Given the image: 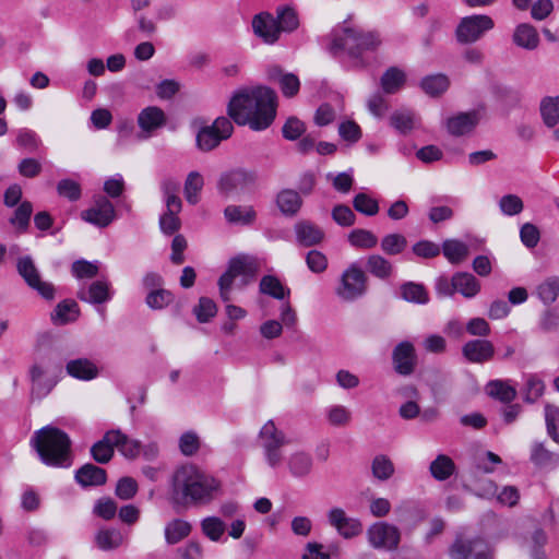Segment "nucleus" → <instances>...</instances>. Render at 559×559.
Listing matches in <instances>:
<instances>
[{"mask_svg": "<svg viewBox=\"0 0 559 559\" xmlns=\"http://www.w3.org/2000/svg\"><path fill=\"white\" fill-rule=\"evenodd\" d=\"M116 512L117 503L111 498H100L95 503L94 513L104 520H111Z\"/></svg>", "mask_w": 559, "mask_h": 559, "instance_id": "obj_64", "label": "nucleus"}, {"mask_svg": "<svg viewBox=\"0 0 559 559\" xmlns=\"http://www.w3.org/2000/svg\"><path fill=\"white\" fill-rule=\"evenodd\" d=\"M74 478L84 488L97 487L106 484L107 473L102 467L86 463L75 472Z\"/></svg>", "mask_w": 559, "mask_h": 559, "instance_id": "obj_21", "label": "nucleus"}, {"mask_svg": "<svg viewBox=\"0 0 559 559\" xmlns=\"http://www.w3.org/2000/svg\"><path fill=\"white\" fill-rule=\"evenodd\" d=\"M95 544L100 550H114L123 544V535L117 528H100L95 535Z\"/></svg>", "mask_w": 559, "mask_h": 559, "instance_id": "obj_31", "label": "nucleus"}, {"mask_svg": "<svg viewBox=\"0 0 559 559\" xmlns=\"http://www.w3.org/2000/svg\"><path fill=\"white\" fill-rule=\"evenodd\" d=\"M32 213V202L27 200L22 201L20 205L15 209L13 215L10 217L9 223L15 227L16 233H26L29 227Z\"/></svg>", "mask_w": 559, "mask_h": 559, "instance_id": "obj_33", "label": "nucleus"}, {"mask_svg": "<svg viewBox=\"0 0 559 559\" xmlns=\"http://www.w3.org/2000/svg\"><path fill=\"white\" fill-rule=\"evenodd\" d=\"M192 311L200 323H206L216 316L217 306L213 299L203 296L199 298V302Z\"/></svg>", "mask_w": 559, "mask_h": 559, "instance_id": "obj_50", "label": "nucleus"}, {"mask_svg": "<svg viewBox=\"0 0 559 559\" xmlns=\"http://www.w3.org/2000/svg\"><path fill=\"white\" fill-rule=\"evenodd\" d=\"M234 132V126L229 118L218 117L211 126H203L195 136L197 147L204 153L211 152L219 146L222 141L227 140Z\"/></svg>", "mask_w": 559, "mask_h": 559, "instance_id": "obj_6", "label": "nucleus"}, {"mask_svg": "<svg viewBox=\"0 0 559 559\" xmlns=\"http://www.w3.org/2000/svg\"><path fill=\"white\" fill-rule=\"evenodd\" d=\"M520 238L522 243L528 248H535L540 239V231L538 227L532 223H525L520 229Z\"/></svg>", "mask_w": 559, "mask_h": 559, "instance_id": "obj_59", "label": "nucleus"}, {"mask_svg": "<svg viewBox=\"0 0 559 559\" xmlns=\"http://www.w3.org/2000/svg\"><path fill=\"white\" fill-rule=\"evenodd\" d=\"M16 143L19 146L27 150L29 153H34L38 150L40 140L34 131L22 129L17 134Z\"/></svg>", "mask_w": 559, "mask_h": 559, "instance_id": "obj_63", "label": "nucleus"}, {"mask_svg": "<svg viewBox=\"0 0 559 559\" xmlns=\"http://www.w3.org/2000/svg\"><path fill=\"white\" fill-rule=\"evenodd\" d=\"M429 469L437 480H445L454 473L455 464L448 455L439 454L430 463Z\"/></svg>", "mask_w": 559, "mask_h": 559, "instance_id": "obj_44", "label": "nucleus"}, {"mask_svg": "<svg viewBox=\"0 0 559 559\" xmlns=\"http://www.w3.org/2000/svg\"><path fill=\"white\" fill-rule=\"evenodd\" d=\"M487 394L502 403H511L516 397V390L502 380H492L487 384Z\"/></svg>", "mask_w": 559, "mask_h": 559, "instance_id": "obj_43", "label": "nucleus"}, {"mask_svg": "<svg viewBox=\"0 0 559 559\" xmlns=\"http://www.w3.org/2000/svg\"><path fill=\"white\" fill-rule=\"evenodd\" d=\"M306 123L296 116L287 118L282 128L283 138L288 141L299 140L306 133Z\"/></svg>", "mask_w": 559, "mask_h": 559, "instance_id": "obj_52", "label": "nucleus"}, {"mask_svg": "<svg viewBox=\"0 0 559 559\" xmlns=\"http://www.w3.org/2000/svg\"><path fill=\"white\" fill-rule=\"evenodd\" d=\"M381 44L379 35L374 32H364L353 27H344L341 33H334L328 47L333 57L342 51L355 60L354 67H365L362 53L368 50H376Z\"/></svg>", "mask_w": 559, "mask_h": 559, "instance_id": "obj_4", "label": "nucleus"}, {"mask_svg": "<svg viewBox=\"0 0 559 559\" xmlns=\"http://www.w3.org/2000/svg\"><path fill=\"white\" fill-rule=\"evenodd\" d=\"M275 23L282 32L293 33L299 27V16L292 5H280L276 8Z\"/></svg>", "mask_w": 559, "mask_h": 559, "instance_id": "obj_29", "label": "nucleus"}, {"mask_svg": "<svg viewBox=\"0 0 559 559\" xmlns=\"http://www.w3.org/2000/svg\"><path fill=\"white\" fill-rule=\"evenodd\" d=\"M267 78L278 84L283 95L287 98L296 96L300 90L298 76L294 73L284 72L278 66L269 68Z\"/></svg>", "mask_w": 559, "mask_h": 559, "instance_id": "obj_20", "label": "nucleus"}, {"mask_svg": "<svg viewBox=\"0 0 559 559\" xmlns=\"http://www.w3.org/2000/svg\"><path fill=\"white\" fill-rule=\"evenodd\" d=\"M114 432V444L127 459H135L141 451V442L138 440L130 439L127 435L122 433L121 430H112Z\"/></svg>", "mask_w": 559, "mask_h": 559, "instance_id": "obj_38", "label": "nucleus"}, {"mask_svg": "<svg viewBox=\"0 0 559 559\" xmlns=\"http://www.w3.org/2000/svg\"><path fill=\"white\" fill-rule=\"evenodd\" d=\"M258 272L259 264L255 259L246 254H239L229 260L227 270L221 276L234 284L237 276L255 277Z\"/></svg>", "mask_w": 559, "mask_h": 559, "instance_id": "obj_17", "label": "nucleus"}, {"mask_svg": "<svg viewBox=\"0 0 559 559\" xmlns=\"http://www.w3.org/2000/svg\"><path fill=\"white\" fill-rule=\"evenodd\" d=\"M455 292L461 293L466 298H472L480 289L479 281L467 272H457L453 275Z\"/></svg>", "mask_w": 559, "mask_h": 559, "instance_id": "obj_32", "label": "nucleus"}, {"mask_svg": "<svg viewBox=\"0 0 559 559\" xmlns=\"http://www.w3.org/2000/svg\"><path fill=\"white\" fill-rule=\"evenodd\" d=\"M513 43L524 49L534 50L538 47L539 36L537 29L528 24H519L512 36Z\"/></svg>", "mask_w": 559, "mask_h": 559, "instance_id": "obj_25", "label": "nucleus"}, {"mask_svg": "<svg viewBox=\"0 0 559 559\" xmlns=\"http://www.w3.org/2000/svg\"><path fill=\"white\" fill-rule=\"evenodd\" d=\"M82 219L99 228H105L111 224L116 217L114 204L105 197L97 195L94 204L81 213Z\"/></svg>", "mask_w": 559, "mask_h": 559, "instance_id": "obj_13", "label": "nucleus"}, {"mask_svg": "<svg viewBox=\"0 0 559 559\" xmlns=\"http://www.w3.org/2000/svg\"><path fill=\"white\" fill-rule=\"evenodd\" d=\"M138 492V483L132 477L124 476L117 483L115 493L122 500L132 499Z\"/></svg>", "mask_w": 559, "mask_h": 559, "instance_id": "obj_60", "label": "nucleus"}, {"mask_svg": "<svg viewBox=\"0 0 559 559\" xmlns=\"http://www.w3.org/2000/svg\"><path fill=\"white\" fill-rule=\"evenodd\" d=\"M333 221L344 227H349L355 224L356 215L348 205L337 204L332 210Z\"/></svg>", "mask_w": 559, "mask_h": 559, "instance_id": "obj_57", "label": "nucleus"}, {"mask_svg": "<svg viewBox=\"0 0 559 559\" xmlns=\"http://www.w3.org/2000/svg\"><path fill=\"white\" fill-rule=\"evenodd\" d=\"M17 274L24 280L25 284L33 290L37 292L46 300L55 298V286L41 280L40 272L35 265L31 255H24L16 261Z\"/></svg>", "mask_w": 559, "mask_h": 559, "instance_id": "obj_7", "label": "nucleus"}, {"mask_svg": "<svg viewBox=\"0 0 559 559\" xmlns=\"http://www.w3.org/2000/svg\"><path fill=\"white\" fill-rule=\"evenodd\" d=\"M394 464L389 456L378 454L371 462V472L374 478L379 480H388L394 474Z\"/></svg>", "mask_w": 559, "mask_h": 559, "instance_id": "obj_45", "label": "nucleus"}, {"mask_svg": "<svg viewBox=\"0 0 559 559\" xmlns=\"http://www.w3.org/2000/svg\"><path fill=\"white\" fill-rule=\"evenodd\" d=\"M426 381L435 396L444 394L450 385L449 373L438 368H430L427 370Z\"/></svg>", "mask_w": 559, "mask_h": 559, "instance_id": "obj_39", "label": "nucleus"}, {"mask_svg": "<svg viewBox=\"0 0 559 559\" xmlns=\"http://www.w3.org/2000/svg\"><path fill=\"white\" fill-rule=\"evenodd\" d=\"M66 371L72 378L82 381L93 380L99 373L97 366L87 358H76L69 360L66 365Z\"/></svg>", "mask_w": 559, "mask_h": 559, "instance_id": "obj_24", "label": "nucleus"}, {"mask_svg": "<svg viewBox=\"0 0 559 559\" xmlns=\"http://www.w3.org/2000/svg\"><path fill=\"white\" fill-rule=\"evenodd\" d=\"M394 370L402 376H409L414 372L417 356L415 347L411 342L399 343L392 353Z\"/></svg>", "mask_w": 559, "mask_h": 559, "instance_id": "obj_16", "label": "nucleus"}, {"mask_svg": "<svg viewBox=\"0 0 559 559\" xmlns=\"http://www.w3.org/2000/svg\"><path fill=\"white\" fill-rule=\"evenodd\" d=\"M495 27L493 20L489 15L476 14L461 19L455 29L457 43L462 45L473 44L479 40L484 34Z\"/></svg>", "mask_w": 559, "mask_h": 559, "instance_id": "obj_8", "label": "nucleus"}, {"mask_svg": "<svg viewBox=\"0 0 559 559\" xmlns=\"http://www.w3.org/2000/svg\"><path fill=\"white\" fill-rule=\"evenodd\" d=\"M348 241L354 247L361 249H371L377 246L378 238L370 230L357 228L349 233Z\"/></svg>", "mask_w": 559, "mask_h": 559, "instance_id": "obj_49", "label": "nucleus"}, {"mask_svg": "<svg viewBox=\"0 0 559 559\" xmlns=\"http://www.w3.org/2000/svg\"><path fill=\"white\" fill-rule=\"evenodd\" d=\"M480 121V112L472 110L459 112L447 120L449 133L454 136H462L471 133Z\"/></svg>", "mask_w": 559, "mask_h": 559, "instance_id": "obj_19", "label": "nucleus"}, {"mask_svg": "<svg viewBox=\"0 0 559 559\" xmlns=\"http://www.w3.org/2000/svg\"><path fill=\"white\" fill-rule=\"evenodd\" d=\"M259 438L262 440L267 464L273 468L277 467L283 460L281 449L287 443L284 432L275 427L273 420H269L261 428Z\"/></svg>", "mask_w": 559, "mask_h": 559, "instance_id": "obj_10", "label": "nucleus"}, {"mask_svg": "<svg viewBox=\"0 0 559 559\" xmlns=\"http://www.w3.org/2000/svg\"><path fill=\"white\" fill-rule=\"evenodd\" d=\"M442 252L452 264H459L467 258L469 249L460 240L448 239L442 243Z\"/></svg>", "mask_w": 559, "mask_h": 559, "instance_id": "obj_37", "label": "nucleus"}, {"mask_svg": "<svg viewBox=\"0 0 559 559\" xmlns=\"http://www.w3.org/2000/svg\"><path fill=\"white\" fill-rule=\"evenodd\" d=\"M257 181L258 173L255 170L238 167L219 176L217 189L225 198L251 194Z\"/></svg>", "mask_w": 559, "mask_h": 559, "instance_id": "obj_5", "label": "nucleus"}, {"mask_svg": "<svg viewBox=\"0 0 559 559\" xmlns=\"http://www.w3.org/2000/svg\"><path fill=\"white\" fill-rule=\"evenodd\" d=\"M191 524L187 521L176 519L169 522L165 528V538L169 545L179 543L191 532Z\"/></svg>", "mask_w": 559, "mask_h": 559, "instance_id": "obj_41", "label": "nucleus"}, {"mask_svg": "<svg viewBox=\"0 0 559 559\" xmlns=\"http://www.w3.org/2000/svg\"><path fill=\"white\" fill-rule=\"evenodd\" d=\"M367 275L356 264H352L342 275L336 294L344 300L350 301L366 292Z\"/></svg>", "mask_w": 559, "mask_h": 559, "instance_id": "obj_11", "label": "nucleus"}, {"mask_svg": "<svg viewBox=\"0 0 559 559\" xmlns=\"http://www.w3.org/2000/svg\"><path fill=\"white\" fill-rule=\"evenodd\" d=\"M450 85V80L444 74H432L425 76L420 82V87L431 97L442 95Z\"/></svg>", "mask_w": 559, "mask_h": 559, "instance_id": "obj_35", "label": "nucleus"}, {"mask_svg": "<svg viewBox=\"0 0 559 559\" xmlns=\"http://www.w3.org/2000/svg\"><path fill=\"white\" fill-rule=\"evenodd\" d=\"M381 87L386 94L396 93L405 83V74L395 67L389 68L381 76Z\"/></svg>", "mask_w": 559, "mask_h": 559, "instance_id": "obj_40", "label": "nucleus"}, {"mask_svg": "<svg viewBox=\"0 0 559 559\" xmlns=\"http://www.w3.org/2000/svg\"><path fill=\"white\" fill-rule=\"evenodd\" d=\"M167 124V116L164 110L157 106H148L138 115V126L141 132L138 139H150L158 129Z\"/></svg>", "mask_w": 559, "mask_h": 559, "instance_id": "obj_14", "label": "nucleus"}, {"mask_svg": "<svg viewBox=\"0 0 559 559\" xmlns=\"http://www.w3.org/2000/svg\"><path fill=\"white\" fill-rule=\"evenodd\" d=\"M71 444L64 431L50 425L35 431L31 439V445L41 462L55 467L71 465Z\"/></svg>", "mask_w": 559, "mask_h": 559, "instance_id": "obj_3", "label": "nucleus"}, {"mask_svg": "<svg viewBox=\"0 0 559 559\" xmlns=\"http://www.w3.org/2000/svg\"><path fill=\"white\" fill-rule=\"evenodd\" d=\"M499 207L503 214L513 216L523 211L524 204L520 197L515 194H507L500 199Z\"/></svg>", "mask_w": 559, "mask_h": 559, "instance_id": "obj_58", "label": "nucleus"}, {"mask_svg": "<svg viewBox=\"0 0 559 559\" xmlns=\"http://www.w3.org/2000/svg\"><path fill=\"white\" fill-rule=\"evenodd\" d=\"M297 242L302 247L319 245L324 238V231L310 221H300L295 225Z\"/></svg>", "mask_w": 559, "mask_h": 559, "instance_id": "obj_22", "label": "nucleus"}, {"mask_svg": "<svg viewBox=\"0 0 559 559\" xmlns=\"http://www.w3.org/2000/svg\"><path fill=\"white\" fill-rule=\"evenodd\" d=\"M407 246L406 238L401 234H390L381 240V249L390 255L401 253Z\"/></svg>", "mask_w": 559, "mask_h": 559, "instance_id": "obj_56", "label": "nucleus"}, {"mask_svg": "<svg viewBox=\"0 0 559 559\" xmlns=\"http://www.w3.org/2000/svg\"><path fill=\"white\" fill-rule=\"evenodd\" d=\"M261 294L269 295L275 299L282 300L289 296L290 289L286 288L281 281L273 275H264L259 285Z\"/></svg>", "mask_w": 559, "mask_h": 559, "instance_id": "obj_36", "label": "nucleus"}, {"mask_svg": "<svg viewBox=\"0 0 559 559\" xmlns=\"http://www.w3.org/2000/svg\"><path fill=\"white\" fill-rule=\"evenodd\" d=\"M390 122L393 128L406 134L414 128V114L408 109L396 110L391 115Z\"/></svg>", "mask_w": 559, "mask_h": 559, "instance_id": "obj_51", "label": "nucleus"}, {"mask_svg": "<svg viewBox=\"0 0 559 559\" xmlns=\"http://www.w3.org/2000/svg\"><path fill=\"white\" fill-rule=\"evenodd\" d=\"M221 483L197 465L186 464L177 468L171 477L169 501L176 513L193 506H203L214 500Z\"/></svg>", "mask_w": 559, "mask_h": 559, "instance_id": "obj_1", "label": "nucleus"}, {"mask_svg": "<svg viewBox=\"0 0 559 559\" xmlns=\"http://www.w3.org/2000/svg\"><path fill=\"white\" fill-rule=\"evenodd\" d=\"M540 115L548 128L555 127L559 122V96L544 97L540 102Z\"/></svg>", "mask_w": 559, "mask_h": 559, "instance_id": "obj_42", "label": "nucleus"}, {"mask_svg": "<svg viewBox=\"0 0 559 559\" xmlns=\"http://www.w3.org/2000/svg\"><path fill=\"white\" fill-rule=\"evenodd\" d=\"M462 355L469 362L483 364L493 357L495 346L488 340H472L463 345Z\"/></svg>", "mask_w": 559, "mask_h": 559, "instance_id": "obj_18", "label": "nucleus"}, {"mask_svg": "<svg viewBox=\"0 0 559 559\" xmlns=\"http://www.w3.org/2000/svg\"><path fill=\"white\" fill-rule=\"evenodd\" d=\"M368 540L374 548L394 550L399 547L401 533L396 526L379 522L369 527Z\"/></svg>", "mask_w": 559, "mask_h": 559, "instance_id": "obj_12", "label": "nucleus"}, {"mask_svg": "<svg viewBox=\"0 0 559 559\" xmlns=\"http://www.w3.org/2000/svg\"><path fill=\"white\" fill-rule=\"evenodd\" d=\"M354 209L367 216H373L379 212V203L367 193L360 192L353 199Z\"/></svg>", "mask_w": 559, "mask_h": 559, "instance_id": "obj_54", "label": "nucleus"}, {"mask_svg": "<svg viewBox=\"0 0 559 559\" xmlns=\"http://www.w3.org/2000/svg\"><path fill=\"white\" fill-rule=\"evenodd\" d=\"M175 299L174 294L165 288L152 289L145 298V304L153 310H162L169 306Z\"/></svg>", "mask_w": 559, "mask_h": 559, "instance_id": "obj_46", "label": "nucleus"}, {"mask_svg": "<svg viewBox=\"0 0 559 559\" xmlns=\"http://www.w3.org/2000/svg\"><path fill=\"white\" fill-rule=\"evenodd\" d=\"M367 270L378 278L384 280L392 273V264L379 254H372L367 259Z\"/></svg>", "mask_w": 559, "mask_h": 559, "instance_id": "obj_48", "label": "nucleus"}, {"mask_svg": "<svg viewBox=\"0 0 559 559\" xmlns=\"http://www.w3.org/2000/svg\"><path fill=\"white\" fill-rule=\"evenodd\" d=\"M80 316V308L75 300L64 299L60 301L51 313V320L56 324L74 322Z\"/></svg>", "mask_w": 559, "mask_h": 559, "instance_id": "obj_28", "label": "nucleus"}, {"mask_svg": "<svg viewBox=\"0 0 559 559\" xmlns=\"http://www.w3.org/2000/svg\"><path fill=\"white\" fill-rule=\"evenodd\" d=\"M76 297L92 305H102L111 299L110 286L105 281H95L87 289H80Z\"/></svg>", "mask_w": 559, "mask_h": 559, "instance_id": "obj_23", "label": "nucleus"}, {"mask_svg": "<svg viewBox=\"0 0 559 559\" xmlns=\"http://www.w3.org/2000/svg\"><path fill=\"white\" fill-rule=\"evenodd\" d=\"M200 439L193 431H187L179 439V448L183 455L192 456L200 449Z\"/></svg>", "mask_w": 559, "mask_h": 559, "instance_id": "obj_61", "label": "nucleus"}, {"mask_svg": "<svg viewBox=\"0 0 559 559\" xmlns=\"http://www.w3.org/2000/svg\"><path fill=\"white\" fill-rule=\"evenodd\" d=\"M288 467L294 476L304 477L312 468V459L305 452L294 453L288 460Z\"/></svg>", "mask_w": 559, "mask_h": 559, "instance_id": "obj_47", "label": "nucleus"}, {"mask_svg": "<svg viewBox=\"0 0 559 559\" xmlns=\"http://www.w3.org/2000/svg\"><path fill=\"white\" fill-rule=\"evenodd\" d=\"M253 34L264 44L273 45L280 39V29L275 17L267 11L260 12L251 21Z\"/></svg>", "mask_w": 559, "mask_h": 559, "instance_id": "obj_15", "label": "nucleus"}, {"mask_svg": "<svg viewBox=\"0 0 559 559\" xmlns=\"http://www.w3.org/2000/svg\"><path fill=\"white\" fill-rule=\"evenodd\" d=\"M401 297L407 301L418 305H426L429 301L428 293L423 284L406 282L401 285Z\"/></svg>", "mask_w": 559, "mask_h": 559, "instance_id": "obj_34", "label": "nucleus"}, {"mask_svg": "<svg viewBox=\"0 0 559 559\" xmlns=\"http://www.w3.org/2000/svg\"><path fill=\"white\" fill-rule=\"evenodd\" d=\"M201 528L203 534L213 542L221 539L225 532V523L217 516H209L202 520Z\"/></svg>", "mask_w": 559, "mask_h": 559, "instance_id": "obj_53", "label": "nucleus"}, {"mask_svg": "<svg viewBox=\"0 0 559 559\" xmlns=\"http://www.w3.org/2000/svg\"><path fill=\"white\" fill-rule=\"evenodd\" d=\"M114 432L107 431L103 439L95 442L91 448L93 460L99 464H107L115 454Z\"/></svg>", "mask_w": 559, "mask_h": 559, "instance_id": "obj_26", "label": "nucleus"}, {"mask_svg": "<svg viewBox=\"0 0 559 559\" xmlns=\"http://www.w3.org/2000/svg\"><path fill=\"white\" fill-rule=\"evenodd\" d=\"M277 95L267 86L242 88L228 103L227 114L239 126L249 124L252 130L269 128L276 117Z\"/></svg>", "mask_w": 559, "mask_h": 559, "instance_id": "obj_2", "label": "nucleus"}, {"mask_svg": "<svg viewBox=\"0 0 559 559\" xmlns=\"http://www.w3.org/2000/svg\"><path fill=\"white\" fill-rule=\"evenodd\" d=\"M276 204L284 215L295 216L302 205V199L297 191L284 189L278 192L276 197Z\"/></svg>", "mask_w": 559, "mask_h": 559, "instance_id": "obj_27", "label": "nucleus"}, {"mask_svg": "<svg viewBox=\"0 0 559 559\" xmlns=\"http://www.w3.org/2000/svg\"><path fill=\"white\" fill-rule=\"evenodd\" d=\"M451 559H492L490 545L480 537L459 536L449 549Z\"/></svg>", "mask_w": 559, "mask_h": 559, "instance_id": "obj_9", "label": "nucleus"}, {"mask_svg": "<svg viewBox=\"0 0 559 559\" xmlns=\"http://www.w3.org/2000/svg\"><path fill=\"white\" fill-rule=\"evenodd\" d=\"M537 294L545 305L556 301L559 295V277H549L537 288Z\"/></svg>", "mask_w": 559, "mask_h": 559, "instance_id": "obj_55", "label": "nucleus"}, {"mask_svg": "<svg viewBox=\"0 0 559 559\" xmlns=\"http://www.w3.org/2000/svg\"><path fill=\"white\" fill-rule=\"evenodd\" d=\"M225 218L230 224L237 225H251L257 218V213L253 206L228 205L224 210Z\"/></svg>", "mask_w": 559, "mask_h": 559, "instance_id": "obj_30", "label": "nucleus"}, {"mask_svg": "<svg viewBox=\"0 0 559 559\" xmlns=\"http://www.w3.org/2000/svg\"><path fill=\"white\" fill-rule=\"evenodd\" d=\"M57 191L59 195L69 199L70 201H76L81 198V187L72 179H62L57 185Z\"/></svg>", "mask_w": 559, "mask_h": 559, "instance_id": "obj_62", "label": "nucleus"}]
</instances>
